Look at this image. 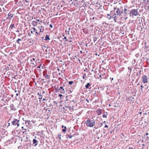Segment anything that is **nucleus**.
<instances>
[{"label":"nucleus","mask_w":149,"mask_h":149,"mask_svg":"<svg viewBox=\"0 0 149 149\" xmlns=\"http://www.w3.org/2000/svg\"><path fill=\"white\" fill-rule=\"evenodd\" d=\"M39 60L38 59H37V60L36 61V63H37V62H38L39 63H40V62L39 61Z\"/></svg>","instance_id":"obj_30"},{"label":"nucleus","mask_w":149,"mask_h":149,"mask_svg":"<svg viewBox=\"0 0 149 149\" xmlns=\"http://www.w3.org/2000/svg\"><path fill=\"white\" fill-rule=\"evenodd\" d=\"M70 28H69V29H68L69 30H68V31H67V32H68V34H69V32L70 31Z\"/></svg>","instance_id":"obj_38"},{"label":"nucleus","mask_w":149,"mask_h":149,"mask_svg":"<svg viewBox=\"0 0 149 149\" xmlns=\"http://www.w3.org/2000/svg\"><path fill=\"white\" fill-rule=\"evenodd\" d=\"M73 83V82L72 81H70L69 82V84L70 85L72 84Z\"/></svg>","instance_id":"obj_26"},{"label":"nucleus","mask_w":149,"mask_h":149,"mask_svg":"<svg viewBox=\"0 0 149 149\" xmlns=\"http://www.w3.org/2000/svg\"><path fill=\"white\" fill-rule=\"evenodd\" d=\"M25 123H27L29 125L30 124L31 122L29 120H26L25 121Z\"/></svg>","instance_id":"obj_19"},{"label":"nucleus","mask_w":149,"mask_h":149,"mask_svg":"<svg viewBox=\"0 0 149 149\" xmlns=\"http://www.w3.org/2000/svg\"><path fill=\"white\" fill-rule=\"evenodd\" d=\"M50 39L49 36L48 35H47L45 37V40H47Z\"/></svg>","instance_id":"obj_17"},{"label":"nucleus","mask_w":149,"mask_h":149,"mask_svg":"<svg viewBox=\"0 0 149 149\" xmlns=\"http://www.w3.org/2000/svg\"><path fill=\"white\" fill-rule=\"evenodd\" d=\"M128 69H129L130 70V71H131L132 69H131V68H129V67H128Z\"/></svg>","instance_id":"obj_43"},{"label":"nucleus","mask_w":149,"mask_h":149,"mask_svg":"<svg viewBox=\"0 0 149 149\" xmlns=\"http://www.w3.org/2000/svg\"><path fill=\"white\" fill-rule=\"evenodd\" d=\"M16 95L17 96H18V93H17L16 94Z\"/></svg>","instance_id":"obj_48"},{"label":"nucleus","mask_w":149,"mask_h":149,"mask_svg":"<svg viewBox=\"0 0 149 149\" xmlns=\"http://www.w3.org/2000/svg\"><path fill=\"white\" fill-rule=\"evenodd\" d=\"M33 29H34V32H35V31H36L37 30L35 28H33Z\"/></svg>","instance_id":"obj_35"},{"label":"nucleus","mask_w":149,"mask_h":149,"mask_svg":"<svg viewBox=\"0 0 149 149\" xmlns=\"http://www.w3.org/2000/svg\"><path fill=\"white\" fill-rule=\"evenodd\" d=\"M90 86V84L88 83L86 85L85 87H86V88H88Z\"/></svg>","instance_id":"obj_20"},{"label":"nucleus","mask_w":149,"mask_h":149,"mask_svg":"<svg viewBox=\"0 0 149 149\" xmlns=\"http://www.w3.org/2000/svg\"><path fill=\"white\" fill-rule=\"evenodd\" d=\"M33 60V61H35V58H33L31 60V61H32Z\"/></svg>","instance_id":"obj_34"},{"label":"nucleus","mask_w":149,"mask_h":149,"mask_svg":"<svg viewBox=\"0 0 149 149\" xmlns=\"http://www.w3.org/2000/svg\"><path fill=\"white\" fill-rule=\"evenodd\" d=\"M60 74H61V73H59V75H60Z\"/></svg>","instance_id":"obj_60"},{"label":"nucleus","mask_w":149,"mask_h":149,"mask_svg":"<svg viewBox=\"0 0 149 149\" xmlns=\"http://www.w3.org/2000/svg\"><path fill=\"white\" fill-rule=\"evenodd\" d=\"M148 135V133H146V135Z\"/></svg>","instance_id":"obj_46"},{"label":"nucleus","mask_w":149,"mask_h":149,"mask_svg":"<svg viewBox=\"0 0 149 149\" xmlns=\"http://www.w3.org/2000/svg\"><path fill=\"white\" fill-rule=\"evenodd\" d=\"M32 24L34 26H36L38 24V22L36 21H33L32 23Z\"/></svg>","instance_id":"obj_9"},{"label":"nucleus","mask_w":149,"mask_h":149,"mask_svg":"<svg viewBox=\"0 0 149 149\" xmlns=\"http://www.w3.org/2000/svg\"><path fill=\"white\" fill-rule=\"evenodd\" d=\"M60 89H61L62 90V91H61V93H64L65 92V91L64 90V89L63 88V87L62 86H61L60 87Z\"/></svg>","instance_id":"obj_13"},{"label":"nucleus","mask_w":149,"mask_h":149,"mask_svg":"<svg viewBox=\"0 0 149 149\" xmlns=\"http://www.w3.org/2000/svg\"><path fill=\"white\" fill-rule=\"evenodd\" d=\"M110 79H111V80H113V78H111Z\"/></svg>","instance_id":"obj_49"},{"label":"nucleus","mask_w":149,"mask_h":149,"mask_svg":"<svg viewBox=\"0 0 149 149\" xmlns=\"http://www.w3.org/2000/svg\"><path fill=\"white\" fill-rule=\"evenodd\" d=\"M106 115H105V114H104L103 115V117L104 118L106 117Z\"/></svg>","instance_id":"obj_37"},{"label":"nucleus","mask_w":149,"mask_h":149,"mask_svg":"<svg viewBox=\"0 0 149 149\" xmlns=\"http://www.w3.org/2000/svg\"><path fill=\"white\" fill-rule=\"evenodd\" d=\"M31 33H33V31H31Z\"/></svg>","instance_id":"obj_47"},{"label":"nucleus","mask_w":149,"mask_h":149,"mask_svg":"<svg viewBox=\"0 0 149 149\" xmlns=\"http://www.w3.org/2000/svg\"><path fill=\"white\" fill-rule=\"evenodd\" d=\"M13 16V14H11L10 13L8 14V18L11 19Z\"/></svg>","instance_id":"obj_8"},{"label":"nucleus","mask_w":149,"mask_h":149,"mask_svg":"<svg viewBox=\"0 0 149 149\" xmlns=\"http://www.w3.org/2000/svg\"><path fill=\"white\" fill-rule=\"evenodd\" d=\"M83 78H84V75L83 76Z\"/></svg>","instance_id":"obj_55"},{"label":"nucleus","mask_w":149,"mask_h":149,"mask_svg":"<svg viewBox=\"0 0 149 149\" xmlns=\"http://www.w3.org/2000/svg\"><path fill=\"white\" fill-rule=\"evenodd\" d=\"M61 134H58V137L60 139H61Z\"/></svg>","instance_id":"obj_31"},{"label":"nucleus","mask_w":149,"mask_h":149,"mask_svg":"<svg viewBox=\"0 0 149 149\" xmlns=\"http://www.w3.org/2000/svg\"><path fill=\"white\" fill-rule=\"evenodd\" d=\"M143 1H145V0H143Z\"/></svg>","instance_id":"obj_64"},{"label":"nucleus","mask_w":149,"mask_h":149,"mask_svg":"<svg viewBox=\"0 0 149 149\" xmlns=\"http://www.w3.org/2000/svg\"><path fill=\"white\" fill-rule=\"evenodd\" d=\"M33 142L34 143H36L37 142V141L35 139H34L33 140Z\"/></svg>","instance_id":"obj_22"},{"label":"nucleus","mask_w":149,"mask_h":149,"mask_svg":"<svg viewBox=\"0 0 149 149\" xmlns=\"http://www.w3.org/2000/svg\"><path fill=\"white\" fill-rule=\"evenodd\" d=\"M65 107H67V108H69V109H71V108H72L71 107V106H65Z\"/></svg>","instance_id":"obj_29"},{"label":"nucleus","mask_w":149,"mask_h":149,"mask_svg":"<svg viewBox=\"0 0 149 149\" xmlns=\"http://www.w3.org/2000/svg\"><path fill=\"white\" fill-rule=\"evenodd\" d=\"M37 145V144H36L35 146H36Z\"/></svg>","instance_id":"obj_62"},{"label":"nucleus","mask_w":149,"mask_h":149,"mask_svg":"<svg viewBox=\"0 0 149 149\" xmlns=\"http://www.w3.org/2000/svg\"><path fill=\"white\" fill-rule=\"evenodd\" d=\"M36 20H37V21H39V19H36Z\"/></svg>","instance_id":"obj_51"},{"label":"nucleus","mask_w":149,"mask_h":149,"mask_svg":"<svg viewBox=\"0 0 149 149\" xmlns=\"http://www.w3.org/2000/svg\"><path fill=\"white\" fill-rule=\"evenodd\" d=\"M105 127H107L108 128V127L107 125H105L104 126Z\"/></svg>","instance_id":"obj_40"},{"label":"nucleus","mask_w":149,"mask_h":149,"mask_svg":"<svg viewBox=\"0 0 149 149\" xmlns=\"http://www.w3.org/2000/svg\"><path fill=\"white\" fill-rule=\"evenodd\" d=\"M107 16H111V15H110V14H107Z\"/></svg>","instance_id":"obj_45"},{"label":"nucleus","mask_w":149,"mask_h":149,"mask_svg":"<svg viewBox=\"0 0 149 149\" xmlns=\"http://www.w3.org/2000/svg\"><path fill=\"white\" fill-rule=\"evenodd\" d=\"M96 101H97V100H96H96H95V102H96Z\"/></svg>","instance_id":"obj_63"},{"label":"nucleus","mask_w":149,"mask_h":149,"mask_svg":"<svg viewBox=\"0 0 149 149\" xmlns=\"http://www.w3.org/2000/svg\"><path fill=\"white\" fill-rule=\"evenodd\" d=\"M36 33H37V34H38V33L37 32H36Z\"/></svg>","instance_id":"obj_53"},{"label":"nucleus","mask_w":149,"mask_h":149,"mask_svg":"<svg viewBox=\"0 0 149 149\" xmlns=\"http://www.w3.org/2000/svg\"><path fill=\"white\" fill-rule=\"evenodd\" d=\"M35 65V66H36L37 65Z\"/></svg>","instance_id":"obj_58"},{"label":"nucleus","mask_w":149,"mask_h":149,"mask_svg":"<svg viewBox=\"0 0 149 149\" xmlns=\"http://www.w3.org/2000/svg\"><path fill=\"white\" fill-rule=\"evenodd\" d=\"M94 42H95V39H94L93 40Z\"/></svg>","instance_id":"obj_57"},{"label":"nucleus","mask_w":149,"mask_h":149,"mask_svg":"<svg viewBox=\"0 0 149 149\" xmlns=\"http://www.w3.org/2000/svg\"><path fill=\"white\" fill-rule=\"evenodd\" d=\"M43 26H41V27H38V28L40 29V32H42L44 31V29H42V27Z\"/></svg>","instance_id":"obj_12"},{"label":"nucleus","mask_w":149,"mask_h":149,"mask_svg":"<svg viewBox=\"0 0 149 149\" xmlns=\"http://www.w3.org/2000/svg\"><path fill=\"white\" fill-rule=\"evenodd\" d=\"M68 136L70 138H71L72 136V135H71L70 134H69L68 135Z\"/></svg>","instance_id":"obj_27"},{"label":"nucleus","mask_w":149,"mask_h":149,"mask_svg":"<svg viewBox=\"0 0 149 149\" xmlns=\"http://www.w3.org/2000/svg\"><path fill=\"white\" fill-rule=\"evenodd\" d=\"M49 26L51 28L52 27V25L51 24L49 25Z\"/></svg>","instance_id":"obj_42"},{"label":"nucleus","mask_w":149,"mask_h":149,"mask_svg":"<svg viewBox=\"0 0 149 149\" xmlns=\"http://www.w3.org/2000/svg\"><path fill=\"white\" fill-rule=\"evenodd\" d=\"M100 80H101V79H100Z\"/></svg>","instance_id":"obj_61"},{"label":"nucleus","mask_w":149,"mask_h":149,"mask_svg":"<svg viewBox=\"0 0 149 149\" xmlns=\"http://www.w3.org/2000/svg\"><path fill=\"white\" fill-rule=\"evenodd\" d=\"M95 70L94 71V73L95 74L94 76L96 79H99L100 77H102L101 74H99L100 72L98 69H95Z\"/></svg>","instance_id":"obj_2"},{"label":"nucleus","mask_w":149,"mask_h":149,"mask_svg":"<svg viewBox=\"0 0 149 149\" xmlns=\"http://www.w3.org/2000/svg\"><path fill=\"white\" fill-rule=\"evenodd\" d=\"M113 16H113V15L111 17H113Z\"/></svg>","instance_id":"obj_59"},{"label":"nucleus","mask_w":149,"mask_h":149,"mask_svg":"<svg viewBox=\"0 0 149 149\" xmlns=\"http://www.w3.org/2000/svg\"><path fill=\"white\" fill-rule=\"evenodd\" d=\"M129 11V10H128L126 8H125L124 9V13L125 14H128L127 12Z\"/></svg>","instance_id":"obj_14"},{"label":"nucleus","mask_w":149,"mask_h":149,"mask_svg":"<svg viewBox=\"0 0 149 149\" xmlns=\"http://www.w3.org/2000/svg\"><path fill=\"white\" fill-rule=\"evenodd\" d=\"M129 149H133V148L132 147H130Z\"/></svg>","instance_id":"obj_41"},{"label":"nucleus","mask_w":149,"mask_h":149,"mask_svg":"<svg viewBox=\"0 0 149 149\" xmlns=\"http://www.w3.org/2000/svg\"><path fill=\"white\" fill-rule=\"evenodd\" d=\"M10 109L12 110H16V108L15 107L13 104H11L10 105Z\"/></svg>","instance_id":"obj_11"},{"label":"nucleus","mask_w":149,"mask_h":149,"mask_svg":"<svg viewBox=\"0 0 149 149\" xmlns=\"http://www.w3.org/2000/svg\"><path fill=\"white\" fill-rule=\"evenodd\" d=\"M41 65V64H40V65L38 67H37L38 68H40V66Z\"/></svg>","instance_id":"obj_36"},{"label":"nucleus","mask_w":149,"mask_h":149,"mask_svg":"<svg viewBox=\"0 0 149 149\" xmlns=\"http://www.w3.org/2000/svg\"><path fill=\"white\" fill-rule=\"evenodd\" d=\"M141 70H139V73L140 74H141Z\"/></svg>","instance_id":"obj_39"},{"label":"nucleus","mask_w":149,"mask_h":149,"mask_svg":"<svg viewBox=\"0 0 149 149\" xmlns=\"http://www.w3.org/2000/svg\"><path fill=\"white\" fill-rule=\"evenodd\" d=\"M45 100V98L43 99V101H44V100Z\"/></svg>","instance_id":"obj_52"},{"label":"nucleus","mask_w":149,"mask_h":149,"mask_svg":"<svg viewBox=\"0 0 149 149\" xmlns=\"http://www.w3.org/2000/svg\"><path fill=\"white\" fill-rule=\"evenodd\" d=\"M58 96L60 97V98H61V97L63 96V95L61 94H59Z\"/></svg>","instance_id":"obj_32"},{"label":"nucleus","mask_w":149,"mask_h":149,"mask_svg":"<svg viewBox=\"0 0 149 149\" xmlns=\"http://www.w3.org/2000/svg\"><path fill=\"white\" fill-rule=\"evenodd\" d=\"M85 123L88 126L93 127V122L92 120H88L85 122Z\"/></svg>","instance_id":"obj_4"},{"label":"nucleus","mask_w":149,"mask_h":149,"mask_svg":"<svg viewBox=\"0 0 149 149\" xmlns=\"http://www.w3.org/2000/svg\"><path fill=\"white\" fill-rule=\"evenodd\" d=\"M19 120L17 119H15L12 122V124L14 125H17V126L18 127L19 126V124L18 123Z\"/></svg>","instance_id":"obj_6"},{"label":"nucleus","mask_w":149,"mask_h":149,"mask_svg":"<svg viewBox=\"0 0 149 149\" xmlns=\"http://www.w3.org/2000/svg\"><path fill=\"white\" fill-rule=\"evenodd\" d=\"M14 27V24H12L10 26V28L11 29H12Z\"/></svg>","instance_id":"obj_21"},{"label":"nucleus","mask_w":149,"mask_h":149,"mask_svg":"<svg viewBox=\"0 0 149 149\" xmlns=\"http://www.w3.org/2000/svg\"><path fill=\"white\" fill-rule=\"evenodd\" d=\"M63 39H65L66 41H67L66 37L65 36L64 37V38H63Z\"/></svg>","instance_id":"obj_33"},{"label":"nucleus","mask_w":149,"mask_h":149,"mask_svg":"<svg viewBox=\"0 0 149 149\" xmlns=\"http://www.w3.org/2000/svg\"><path fill=\"white\" fill-rule=\"evenodd\" d=\"M141 91H143V90H142V89L143 88V86L142 85H141Z\"/></svg>","instance_id":"obj_28"},{"label":"nucleus","mask_w":149,"mask_h":149,"mask_svg":"<svg viewBox=\"0 0 149 149\" xmlns=\"http://www.w3.org/2000/svg\"><path fill=\"white\" fill-rule=\"evenodd\" d=\"M134 99V97H133L132 96H130L129 97V100L130 101H132Z\"/></svg>","instance_id":"obj_18"},{"label":"nucleus","mask_w":149,"mask_h":149,"mask_svg":"<svg viewBox=\"0 0 149 149\" xmlns=\"http://www.w3.org/2000/svg\"><path fill=\"white\" fill-rule=\"evenodd\" d=\"M96 112L97 113L98 115H100L102 112V110L101 109H99V110H97L96 111Z\"/></svg>","instance_id":"obj_10"},{"label":"nucleus","mask_w":149,"mask_h":149,"mask_svg":"<svg viewBox=\"0 0 149 149\" xmlns=\"http://www.w3.org/2000/svg\"><path fill=\"white\" fill-rule=\"evenodd\" d=\"M116 10L115 14L117 15L120 16L121 15V14L123 13V11L120 10L119 8H117L116 7L114 8V10Z\"/></svg>","instance_id":"obj_3"},{"label":"nucleus","mask_w":149,"mask_h":149,"mask_svg":"<svg viewBox=\"0 0 149 149\" xmlns=\"http://www.w3.org/2000/svg\"><path fill=\"white\" fill-rule=\"evenodd\" d=\"M139 14V13L138 12V9H133L131 10L129 13V15L130 17L134 16H136Z\"/></svg>","instance_id":"obj_1"},{"label":"nucleus","mask_w":149,"mask_h":149,"mask_svg":"<svg viewBox=\"0 0 149 149\" xmlns=\"http://www.w3.org/2000/svg\"><path fill=\"white\" fill-rule=\"evenodd\" d=\"M113 16H114L113 17H108V18L109 19H111L112 18H113V20L115 22H116V20H117V17L116 16V15L115 14V13H114V14L113 15Z\"/></svg>","instance_id":"obj_7"},{"label":"nucleus","mask_w":149,"mask_h":149,"mask_svg":"<svg viewBox=\"0 0 149 149\" xmlns=\"http://www.w3.org/2000/svg\"><path fill=\"white\" fill-rule=\"evenodd\" d=\"M15 92H17V91L16 90H15Z\"/></svg>","instance_id":"obj_54"},{"label":"nucleus","mask_w":149,"mask_h":149,"mask_svg":"<svg viewBox=\"0 0 149 149\" xmlns=\"http://www.w3.org/2000/svg\"><path fill=\"white\" fill-rule=\"evenodd\" d=\"M25 1L26 2H28V1L27 0H26Z\"/></svg>","instance_id":"obj_56"},{"label":"nucleus","mask_w":149,"mask_h":149,"mask_svg":"<svg viewBox=\"0 0 149 149\" xmlns=\"http://www.w3.org/2000/svg\"><path fill=\"white\" fill-rule=\"evenodd\" d=\"M142 82L144 83H147L148 82V78L147 76L144 75L142 77Z\"/></svg>","instance_id":"obj_5"},{"label":"nucleus","mask_w":149,"mask_h":149,"mask_svg":"<svg viewBox=\"0 0 149 149\" xmlns=\"http://www.w3.org/2000/svg\"><path fill=\"white\" fill-rule=\"evenodd\" d=\"M21 40H22L20 38H19L17 40V42L18 43L20 44V43L19 42V41Z\"/></svg>","instance_id":"obj_23"},{"label":"nucleus","mask_w":149,"mask_h":149,"mask_svg":"<svg viewBox=\"0 0 149 149\" xmlns=\"http://www.w3.org/2000/svg\"><path fill=\"white\" fill-rule=\"evenodd\" d=\"M38 95H39V98L40 99H41L42 98V95H41L39 94V93H38Z\"/></svg>","instance_id":"obj_16"},{"label":"nucleus","mask_w":149,"mask_h":149,"mask_svg":"<svg viewBox=\"0 0 149 149\" xmlns=\"http://www.w3.org/2000/svg\"><path fill=\"white\" fill-rule=\"evenodd\" d=\"M42 22V20H41L40 21V22L39 23V24H40V23H41V22Z\"/></svg>","instance_id":"obj_44"},{"label":"nucleus","mask_w":149,"mask_h":149,"mask_svg":"<svg viewBox=\"0 0 149 149\" xmlns=\"http://www.w3.org/2000/svg\"><path fill=\"white\" fill-rule=\"evenodd\" d=\"M114 13V12L113 11H111V13H110V15L112 16V15H113L114 14H113Z\"/></svg>","instance_id":"obj_25"},{"label":"nucleus","mask_w":149,"mask_h":149,"mask_svg":"<svg viewBox=\"0 0 149 149\" xmlns=\"http://www.w3.org/2000/svg\"><path fill=\"white\" fill-rule=\"evenodd\" d=\"M45 77L47 78L48 79H49L50 78V76L48 75H46L45 76Z\"/></svg>","instance_id":"obj_24"},{"label":"nucleus","mask_w":149,"mask_h":149,"mask_svg":"<svg viewBox=\"0 0 149 149\" xmlns=\"http://www.w3.org/2000/svg\"><path fill=\"white\" fill-rule=\"evenodd\" d=\"M95 55L96 56H97V54H96V53H95Z\"/></svg>","instance_id":"obj_50"},{"label":"nucleus","mask_w":149,"mask_h":149,"mask_svg":"<svg viewBox=\"0 0 149 149\" xmlns=\"http://www.w3.org/2000/svg\"><path fill=\"white\" fill-rule=\"evenodd\" d=\"M62 128H63V127H64L65 128L64 129H63L62 130V131L63 132H65L66 131V127H65V126L64 127L63 125H62Z\"/></svg>","instance_id":"obj_15"}]
</instances>
